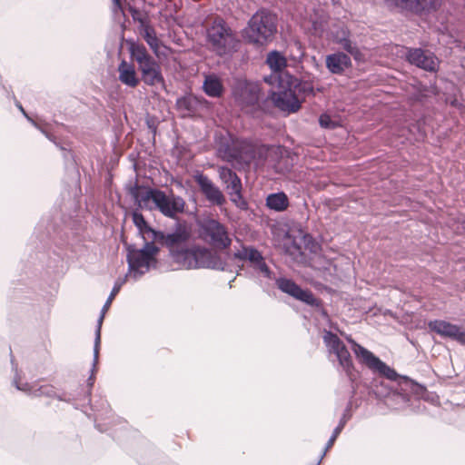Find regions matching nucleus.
I'll list each match as a JSON object with an SVG mask.
<instances>
[{
    "label": "nucleus",
    "mask_w": 465,
    "mask_h": 465,
    "mask_svg": "<svg viewBox=\"0 0 465 465\" xmlns=\"http://www.w3.org/2000/svg\"><path fill=\"white\" fill-rule=\"evenodd\" d=\"M279 91L272 92L270 99L279 110L288 114L296 113L308 95L313 94V85L307 81H301L284 74L280 77Z\"/></svg>",
    "instance_id": "nucleus-1"
},
{
    "label": "nucleus",
    "mask_w": 465,
    "mask_h": 465,
    "mask_svg": "<svg viewBox=\"0 0 465 465\" xmlns=\"http://www.w3.org/2000/svg\"><path fill=\"white\" fill-rule=\"evenodd\" d=\"M189 235L186 228L182 230L176 225V269H193L200 267L223 270V264L220 258L207 249L183 250L180 240Z\"/></svg>",
    "instance_id": "nucleus-2"
},
{
    "label": "nucleus",
    "mask_w": 465,
    "mask_h": 465,
    "mask_svg": "<svg viewBox=\"0 0 465 465\" xmlns=\"http://www.w3.org/2000/svg\"><path fill=\"white\" fill-rule=\"evenodd\" d=\"M276 32L277 16L262 9L251 17L242 35L249 43L262 46L273 39Z\"/></svg>",
    "instance_id": "nucleus-3"
},
{
    "label": "nucleus",
    "mask_w": 465,
    "mask_h": 465,
    "mask_svg": "<svg viewBox=\"0 0 465 465\" xmlns=\"http://www.w3.org/2000/svg\"><path fill=\"white\" fill-rule=\"evenodd\" d=\"M129 193L140 209L159 210L163 215L174 218V199L163 192L138 184L131 186Z\"/></svg>",
    "instance_id": "nucleus-4"
},
{
    "label": "nucleus",
    "mask_w": 465,
    "mask_h": 465,
    "mask_svg": "<svg viewBox=\"0 0 465 465\" xmlns=\"http://www.w3.org/2000/svg\"><path fill=\"white\" fill-rule=\"evenodd\" d=\"M207 44L218 55H223L235 48L237 41L226 23L222 18H215L207 29Z\"/></svg>",
    "instance_id": "nucleus-5"
},
{
    "label": "nucleus",
    "mask_w": 465,
    "mask_h": 465,
    "mask_svg": "<svg viewBox=\"0 0 465 465\" xmlns=\"http://www.w3.org/2000/svg\"><path fill=\"white\" fill-rule=\"evenodd\" d=\"M144 242V246L142 249H135L131 245L127 247L129 276L134 280L149 271L158 252V247L155 246L156 242Z\"/></svg>",
    "instance_id": "nucleus-6"
},
{
    "label": "nucleus",
    "mask_w": 465,
    "mask_h": 465,
    "mask_svg": "<svg viewBox=\"0 0 465 465\" xmlns=\"http://www.w3.org/2000/svg\"><path fill=\"white\" fill-rule=\"evenodd\" d=\"M132 58L137 63L143 81L148 85L163 84L160 67L142 44L133 43L130 46Z\"/></svg>",
    "instance_id": "nucleus-7"
},
{
    "label": "nucleus",
    "mask_w": 465,
    "mask_h": 465,
    "mask_svg": "<svg viewBox=\"0 0 465 465\" xmlns=\"http://www.w3.org/2000/svg\"><path fill=\"white\" fill-rule=\"evenodd\" d=\"M323 341L329 352L336 356L340 366L342 368L349 380L354 381L358 376V372L354 368L351 354L345 344L336 334L331 331H325Z\"/></svg>",
    "instance_id": "nucleus-8"
},
{
    "label": "nucleus",
    "mask_w": 465,
    "mask_h": 465,
    "mask_svg": "<svg viewBox=\"0 0 465 465\" xmlns=\"http://www.w3.org/2000/svg\"><path fill=\"white\" fill-rule=\"evenodd\" d=\"M134 225L144 242H156V243L166 246L171 254L174 252V233L164 234L153 230L149 226L142 213L134 211L132 213Z\"/></svg>",
    "instance_id": "nucleus-9"
},
{
    "label": "nucleus",
    "mask_w": 465,
    "mask_h": 465,
    "mask_svg": "<svg viewBox=\"0 0 465 465\" xmlns=\"http://www.w3.org/2000/svg\"><path fill=\"white\" fill-rule=\"evenodd\" d=\"M348 341L351 344V350L360 362L365 364L371 370L378 371L389 380L396 381L398 374L393 369L386 365L371 351L362 347L352 339H348Z\"/></svg>",
    "instance_id": "nucleus-10"
},
{
    "label": "nucleus",
    "mask_w": 465,
    "mask_h": 465,
    "mask_svg": "<svg viewBox=\"0 0 465 465\" xmlns=\"http://www.w3.org/2000/svg\"><path fill=\"white\" fill-rule=\"evenodd\" d=\"M200 235L205 242L217 248H228L232 242L226 228L213 219L201 223Z\"/></svg>",
    "instance_id": "nucleus-11"
},
{
    "label": "nucleus",
    "mask_w": 465,
    "mask_h": 465,
    "mask_svg": "<svg viewBox=\"0 0 465 465\" xmlns=\"http://www.w3.org/2000/svg\"><path fill=\"white\" fill-rule=\"evenodd\" d=\"M124 282V280H121V279H119L115 282L114 286L107 301L105 302V303L102 309L101 315L97 321V327H96V331H95V339H94V345L93 370H92V375L88 379V382H89L90 386H92L94 381V372L96 371V365L98 363V357H99V351H100V344H101V328H102L103 321H104V315H105L107 310L111 306L113 300L114 299L115 295L119 292Z\"/></svg>",
    "instance_id": "nucleus-12"
},
{
    "label": "nucleus",
    "mask_w": 465,
    "mask_h": 465,
    "mask_svg": "<svg viewBox=\"0 0 465 465\" xmlns=\"http://www.w3.org/2000/svg\"><path fill=\"white\" fill-rule=\"evenodd\" d=\"M219 176L223 183L226 184L231 201L239 208L247 209V203L242 195V183L236 173L227 167H220Z\"/></svg>",
    "instance_id": "nucleus-13"
},
{
    "label": "nucleus",
    "mask_w": 465,
    "mask_h": 465,
    "mask_svg": "<svg viewBox=\"0 0 465 465\" xmlns=\"http://www.w3.org/2000/svg\"><path fill=\"white\" fill-rule=\"evenodd\" d=\"M260 88L256 83L237 79L232 88L234 99L242 107L254 105L259 100Z\"/></svg>",
    "instance_id": "nucleus-14"
},
{
    "label": "nucleus",
    "mask_w": 465,
    "mask_h": 465,
    "mask_svg": "<svg viewBox=\"0 0 465 465\" xmlns=\"http://www.w3.org/2000/svg\"><path fill=\"white\" fill-rule=\"evenodd\" d=\"M276 284L282 292L289 294L296 300L312 306H320V301L314 297L311 291L302 289L293 281L286 278H280L276 281Z\"/></svg>",
    "instance_id": "nucleus-15"
},
{
    "label": "nucleus",
    "mask_w": 465,
    "mask_h": 465,
    "mask_svg": "<svg viewBox=\"0 0 465 465\" xmlns=\"http://www.w3.org/2000/svg\"><path fill=\"white\" fill-rule=\"evenodd\" d=\"M428 326L430 331L441 337L450 338L461 344H465V330L456 324L443 320H434L430 321Z\"/></svg>",
    "instance_id": "nucleus-16"
},
{
    "label": "nucleus",
    "mask_w": 465,
    "mask_h": 465,
    "mask_svg": "<svg viewBox=\"0 0 465 465\" xmlns=\"http://www.w3.org/2000/svg\"><path fill=\"white\" fill-rule=\"evenodd\" d=\"M406 57L411 64L424 70L435 71L438 68V59L432 54L421 49L408 50Z\"/></svg>",
    "instance_id": "nucleus-17"
},
{
    "label": "nucleus",
    "mask_w": 465,
    "mask_h": 465,
    "mask_svg": "<svg viewBox=\"0 0 465 465\" xmlns=\"http://www.w3.org/2000/svg\"><path fill=\"white\" fill-rule=\"evenodd\" d=\"M266 63L272 71L269 77L265 78V82L270 84H273L275 82H280V77L284 74L283 69L287 65V61L284 55L278 51H272L268 54Z\"/></svg>",
    "instance_id": "nucleus-18"
},
{
    "label": "nucleus",
    "mask_w": 465,
    "mask_h": 465,
    "mask_svg": "<svg viewBox=\"0 0 465 465\" xmlns=\"http://www.w3.org/2000/svg\"><path fill=\"white\" fill-rule=\"evenodd\" d=\"M389 5L399 6L415 13L430 12L439 5V0H383Z\"/></svg>",
    "instance_id": "nucleus-19"
},
{
    "label": "nucleus",
    "mask_w": 465,
    "mask_h": 465,
    "mask_svg": "<svg viewBox=\"0 0 465 465\" xmlns=\"http://www.w3.org/2000/svg\"><path fill=\"white\" fill-rule=\"evenodd\" d=\"M195 181L208 201L217 205H222L224 203L225 198L223 193L212 183V181L207 176L202 173H198L195 175Z\"/></svg>",
    "instance_id": "nucleus-20"
},
{
    "label": "nucleus",
    "mask_w": 465,
    "mask_h": 465,
    "mask_svg": "<svg viewBox=\"0 0 465 465\" xmlns=\"http://www.w3.org/2000/svg\"><path fill=\"white\" fill-rule=\"evenodd\" d=\"M235 257L240 260L250 261L254 268L261 272L265 277H271V271L265 263L262 254L253 248L242 247L234 253Z\"/></svg>",
    "instance_id": "nucleus-21"
},
{
    "label": "nucleus",
    "mask_w": 465,
    "mask_h": 465,
    "mask_svg": "<svg viewBox=\"0 0 465 465\" xmlns=\"http://www.w3.org/2000/svg\"><path fill=\"white\" fill-rule=\"evenodd\" d=\"M349 36L350 33L344 27H341L331 33V40L332 42L339 44L344 50L350 53L355 60L360 61L361 60V54L360 50L352 45Z\"/></svg>",
    "instance_id": "nucleus-22"
},
{
    "label": "nucleus",
    "mask_w": 465,
    "mask_h": 465,
    "mask_svg": "<svg viewBox=\"0 0 465 465\" xmlns=\"http://www.w3.org/2000/svg\"><path fill=\"white\" fill-rule=\"evenodd\" d=\"M119 80L124 85L134 88L139 84L134 65L123 60L118 65Z\"/></svg>",
    "instance_id": "nucleus-23"
},
{
    "label": "nucleus",
    "mask_w": 465,
    "mask_h": 465,
    "mask_svg": "<svg viewBox=\"0 0 465 465\" xmlns=\"http://www.w3.org/2000/svg\"><path fill=\"white\" fill-rule=\"evenodd\" d=\"M143 36L152 50L154 52L155 55L159 58L166 57L169 55V54L172 53V50L169 47L160 43L153 28L148 26L145 27L143 33Z\"/></svg>",
    "instance_id": "nucleus-24"
},
{
    "label": "nucleus",
    "mask_w": 465,
    "mask_h": 465,
    "mask_svg": "<svg viewBox=\"0 0 465 465\" xmlns=\"http://www.w3.org/2000/svg\"><path fill=\"white\" fill-rule=\"evenodd\" d=\"M203 89L208 96L214 98L221 97L224 91L221 77L215 74H209L205 75Z\"/></svg>",
    "instance_id": "nucleus-25"
},
{
    "label": "nucleus",
    "mask_w": 465,
    "mask_h": 465,
    "mask_svg": "<svg viewBox=\"0 0 465 465\" xmlns=\"http://www.w3.org/2000/svg\"><path fill=\"white\" fill-rule=\"evenodd\" d=\"M351 65V58L343 53L329 54L326 57V66L332 74H341Z\"/></svg>",
    "instance_id": "nucleus-26"
},
{
    "label": "nucleus",
    "mask_w": 465,
    "mask_h": 465,
    "mask_svg": "<svg viewBox=\"0 0 465 465\" xmlns=\"http://www.w3.org/2000/svg\"><path fill=\"white\" fill-rule=\"evenodd\" d=\"M266 205L271 210L282 212L288 208L289 199L287 195L282 192L271 193L266 198Z\"/></svg>",
    "instance_id": "nucleus-27"
},
{
    "label": "nucleus",
    "mask_w": 465,
    "mask_h": 465,
    "mask_svg": "<svg viewBox=\"0 0 465 465\" xmlns=\"http://www.w3.org/2000/svg\"><path fill=\"white\" fill-rule=\"evenodd\" d=\"M321 126L324 128H334L338 125L337 121H333L331 116L327 114H323L319 119Z\"/></svg>",
    "instance_id": "nucleus-28"
},
{
    "label": "nucleus",
    "mask_w": 465,
    "mask_h": 465,
    "mask_svg": "<svg viewBox=\"0 0 465 465\" xmlns=\"http://www.w3.org/2000/svg\"><path fill=\"white\" fill-rule=\"evenodd\" d=\"M15 386L18 390L20 391H26V392H29V393H33L35 395H37L36 393V390H33V387L28 385L27 383L24 384V385H21L18 381H15Z\"/></svg>",
    "instance_id": "nucleus-29"
},
{
    "label": "nucleus",
    "mask_w": 465,
    "mask_h": 465,
    "mask_svg": "<svg viewBox=\"0 0 465 465\" xmlns=\"http://www.w3.org/2000/svg\"><path fill=\"white\" fill-rule=\"evenodd\" d=\"M184 202L183 199L176 197V213L183 210Z\"/></svg>",
    "instance_id": "nucleus-30"
},
{
    "label": "nucleus",
    "mask_w": 465,
    "mask_h": 465,
    "mask_svg": "<svg viewBox=\"0 0 465 465\" xmlns=\"http://www.w3.org/2000/svg\"><path fill=\"white\" fill-rule=\"evenodd\" d=\"M18 106V109L23 113V114L35 125V126H37V124L34 122V120H32L25 113V111L24 110L23 106L21 104H17Z\"/></svg>",
    "instance_id": "nucleus-31"
},
{
    "label": "nucleus",
    "mask_w": 465,
    "mask_h": 465,
    "mask_svg": "<svg viewBox=\"0 0 465 465\" xmlns=\"http://www.w3.org/2000/svg\"><path fill=\"white\" fill-rule=\"evenodd\" d=\"M186 103V100H179L176 102V110L182 107Z\"/></svg>",
    "instance_id": "nucleus-32"
},
{
    "label": "nucleus",
    "mask_w": 465,
    "mask_h": 465,
    "mask_svg": "<svg viewBox=\"0 0 465 465\" xmlns=\"http://www.w3.org/2000/svg\"><path fill=\"white\" fill-rule=\"evenodd\" d=\"M336 438H337V437H336V434H333V435L331 436V438L330 439L328 445H329V446H331V445L333 444L334 440H336Z\"/></svg>",
    "instance_id": "nucleus-33"
},
{
    "label": "nucleus",
    "mask_w": 465,
    "mask_h": 465,
    "mask_svg": "<svg viewBox=\"0 0 465 465\" xmlns=\"http://www.w3.org/2000/svg\"><path fill=\"white\" fill-rule=\"evenodd\" d=\"M341 426H339L335 429L333 434H336V437L339 435V433L341 432Z\"/></svg>",
    "instance_id": "nucleus-34"
},
{
    "label": "nucleus",
    "mask_w": 465,
    "mask_h": 465,
    "mask_svg": "<svg viewBox=\"0 0 465 465\" xmlns=\"http://www.w3.org/2000/svg\"><path fill=\"white\" fill-rule=\"evenodd\" d=\"M114 5H117L118 7L120 6V1L119 0H113Z\"/></svg>",
    "instance_id": "nucleus-35"
},
{
    "label": "nucleus",
    "mask_w": 465,
    "mask_h": 465,
    "mask_svg": "<svg viewBox=\"0 0 465 465\" xmlns=\"http://www.w3.org/2000/svg\"><path fill=\"white\" fill-rule=\"evenodd\" d=\"M44 390H45L44 388H40V389H38L37 391H40V393H39V394H43V393H45V391H44Z\"/></svg>",
    "instance_id": "nucleus-36"
}]
</instances>
